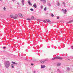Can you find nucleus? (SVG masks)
<instances>
[{"instance_id": "nucleus-1", "label": "nucleus", "mask_w": 73, "mask_h": 73, "mask_svg": "<svg viewBox=\"0 0 73 73\" xmlns=\"http://www.w3.org/2000/svg\"><path fill=\"white\" fill-rule=\"evenodd\" d=\"M4 64L6 68H8L10 66L11 63L9 61H6L5 62Z\"/></svg>"}, {"instance_id": "nucleus-2", "label": "nucleus", "mask_w": 73, "mask_h": 73, "mask_svg": "<svg viewBox=\"0 0 73 73\" xmlns=\"http://www.w3.org/2000/svg\"><path fill=\"white\" fill-rule=\"evenodd\" d=\"M57 58L59 60H62V58H61V57H60V56H56L55 58H52V60H54V59H56Z\"/></svg>"}, {"instance_id": "nucleus-3", "label": "nucleus", "mask_w": 73, "mask_h": 73, "mask_svg": "<svg viewBox=\"0 0 73 73\" xmlns=\"http://www.w3.org/2000/svg\"><path fill=\"white\" fill-rule=\"evenodd\" d=\"M62 11H63V12L64 13V14H66V12H67V11L66 10V9L64 10V9H62Z\"/></svg>"}, {"instance_id": "nucleus-4", "label": "nucleus", "mask_w": 73, "mask_h": 73, "mask_svg": "<svg viewBox=\"0 0 73 73\" xmlns=\"http://www.w3.org/2000/svg\"><path fill=\"white\" fill-rule=\"evenodd\" d=\"M18 15H15L14 16V17L13 18V19H17V17Z\"/></svg>"}, {"instance_id": "nucleus-5", "label": "nucleus", "mask_w": 73, "mask_h": 73, "mask_svg": "<svg viewBox=\"0 0 73 73\" xmlns=\"http://www.w3.org/2000/svg\"><path fill=\"white\" fill-rule=\"evenodd\" d=\"M28 3L29 5H31V6H32V4H31V1L30 0H28Z\"/></svg>"}, {"instance_id": "nucleus-6", "label": "nucleus", "mask_w": 73, "mask_h": 73, "mask_svg": "<svg viewBox=\"0 0 73 73\" xmlns=\"http://www.w3.org/2000/svg\"><path fill=\"white\" fill-rule=\"evenodd\" d=\"M33 7L35 8H37V5H36V3H35L33 5Z\"/></svg>"}, {"instance_id": "nucleus-7", "label": "nucleus", "mask_w": 73, "mask_h": 73, "mask_svg": "<svg viewBox=\"0 0 73 73\" xmlns=\"http://www.w3.org/2000/svg\"><path fill=\"white\" fill-rule=\"evenodd\" d=\"M21 3H22V5H24V0H22L21 1Z\"/></svg>"}, {"instance_id": "nucleus-8", "label": "nucleus", "mask_w": 73, "mask_h": 73, "mask_svg": "<svg viewBox=\"0 0 73 73\" xmlns=\"http://www.w3.org/2000/svg\"><path fill=\"white\" fill-rule=\"evenodd\" d=\"M41 1H42L43 3H46V1L45 0H40Z\"/></svg>"}, {"instance_id": "nucleus-9", "label": "nucleus", "mask_w": 73, "mask_h": 73, "mask_svg": "<svg viewBox=\"0 0 73 73\" xmlns=\"http://www.w3.org/2000/svg\"><path fill=\"white\" fill-rule=\"evenodd\" d=\"M41 68H42L43 69H44V68H45V66L44 65H41Z\"/></svg>"}, {"instance_id": "nucleus-10", "label": "nucleus", "mask_w": 73, "mask_h": 73, "mask_svg": "<svg viewBox=\"0 0 73 73\" xmlns=\"http://www.w3.org/2000/svg\"><path fill=\"white\" fill-rule=\"evenodd\" d=\"M67 70H68V71H70V69L69 67H67L66 68Z\"/></svg>"}, {"instance_id": "nucleus-11", "label": "nucleus", "mask_w": 73, "mask_h": 73, "mask_svg": "<svg viewBox=\"0 0 73 73\" xmlns=\"http://www.w3.org/2000/svg\"><path fill=\"white\" fill-rule=\"evenodd\" d=\"M57 72L58 73H61V72H60L59 69H58L57 70Z\"/></svg>"}, {"instance_id": "nucleus-12", "label": "nucleus", "mask_w": 73, "mask_h": 73, "mask_svg": "<svg viewBox=\"0 0 73 73\" xmlns=\"http://www.w3.org/2000/svg\"><path fill=\"white\" fill-rule=\"evenodd\" d=\"M46 21L47 22H48V23H50L51 22L50 21L49 19H46Z\"/></svg>"}, {"instance_id": "nucleus-13", "label": "nucleus", "mask_w": 73, "mask_h": 73, "mask_svg": "<svg viewBox=\"0 0 73 73\" xmlns=\"http://www.w3.org/2000/svg\"><path fill=\"white\" fill-rule=\"evenodd\" d=\"M11 62L12 64H15V65H17V63H16V62Z\"/></svg>"}, {"instance_id": "nucleus-14", "label": "nucleus", "mask_w": 73, "mask_h": 73, "mask_svg": "<svg viewBox=\"0 0 73 73\" xmlns=\"http://www.w3.org/2000/svg\"><path fill=\"white\" fill-rule=\"evenodd\" d=\"M11 68L13 69V68H14V66H13V64H11Z\"/></svg>"}, {"instance_id": "nucleus-15", "label": "nucleus", "mask_w": 73, "mask_h": 73, "mask_svg": "<svg viewBox=\"0 0 73 73\" xmlns=\"http://www.w3.org/2000/svg\"><path fill=\"white\" fill-rule=\"evenodd\" d=\"M14 16L13 15H11L10 16V17H11V18H12L13 19Z\"/></svg>"}, {"instance_id": "nucleus-16", "label": "nucleus", "mask_w": 73, "mask_h": 73, "mask_svg": "<svg viewBox=\"0 0 73 73\" xmlns=\"http://www.w3.org/2000/svg\"><path fill=\"white\" fill-rule=\"evenodd\" d=\"M45 62L43 60H42L40 61V63H42V64H43V63H44V62Z\"/></svg>"}, {"instance_id": "nucleus-17", "label": "nucleus", "mask_w": 73, "mask_h": 73, "mask_svg": "<svg viewBox=\"0 0 73 73\" xmlns=\"http://www.w3.org/2000/svg\"><path fill=\"white\" fill-rule=\"evenodd\" d=\"M57 66H60L61 65V63H59L58 64H57Z\"/></svg>"}, {"instance_id": "nucleus-18", "label": "nucleus", "mask_w": 73, "mask_h": 73, "mask_svg": "<svg viewBox=\"0 0 73 73\" xmlns=\"http://www.w3.org/2000/svg\"><path fill=\"white\" fill-rule=\"evenodd\" d=\"M19 16L20 17H22V15L21 14L19 13Z\"/></svg>"}, {"instance_id": "nucleus-19", "label": "nucleus", "mask_w": 73, "mask_h": 73, "mask_svg": "<svg viewBox=\"0 0 73 73\" xmlns=\"http://www.w3.org/2000/svg\"><path fill=\"white\" fill-rule=\"evenodd\" d=\"M48 58L46 59H45V61H48Z\"/></svg>"}, {"instance_id": "nucleus-20", "label": "nucleus", "mask_w": 73, "mask_h": 73, "mask_svg": "<svg viewBox=\"0 0 73 73\" xmlns=\"http://www.w3.org/2000/svg\"><path fill=\"white\" fill-rule=\"evenodd\" d=\"M63 4L64 5V7H65V3L64 2H63Z\"/></svg>"}, {"instance_id": "nucleus-21", "label": "nucleus", "mask_w": 73, "mask_h": 73, "mask_svg": "<svg viewBox=\"0 0 73 73\" xmlns=\"http://www.w3.org/2000/svg\"><path fill=\"white\" fill-rule=\"evenodd\" d=\"M40 8H41V9H42V8H43V6L42 5L40 6Z\"/></svg>"}, {"instance_id": "nucleus-22", "label": "nucleus", "mask_w": 73, "mask_h": 73, "mask_svg": "<svg viewBox=\"0 0 73 73\" xmlns=\"http://www.w3.org/2000/svg\"><path fill=\"white\" fill-rule=\"evenodd\" d=\"M43 22H44V23H46V21H43Z\"/></svg>"}, {"instance_id": "nucleus-23", "label": "nucleus", "mask_w": 73, "mask_h": 73, "mask_svg": "<svg viewBox=\"0 0 73 73\" xmlns=\"http://www.w3.org/2000/svg\"><path fill=\"white\" fill-rule=\"evenodd\" d=\"M46 7H45L44 9V11H46Z\"/></svg>"}, {"instance_id": "nucleus-24", "label": "nucleus", "mask_w": 73, "mask_h": 73, "mask_svg": "<svg viewBox=\"0 0 73 73\" xmlns=\"http://www.w3.org/2000/svg\"><path fill=\"white\" fill-rule=\"evenodd\" d=\"M30 11H33V9H30Z\"/></svg>"}, {"instance_id": "nucleus-25", "label": "nucleus", "mask_w": 73, "mask_h": 73, "mask_svg": "<svg viewBox=\"0 0 73 73\" xmlns=\"http://www.w3.org/2000/svg\"><path fill=\"white\" fill-rule=\"evenodd\" d=\"M58 6H59L60 5V3L59 2L58 3V4H57Z\"/></svg>"}, {"instance_id": "nucleus-26", "label": "nucleus", "mask_w": 73, "mask_h": 73, "mask_svg": "<svg viewBox=\"0 0 73 73\" xmlns=\"http://www.w3.org/2000/svg\"><path fill=\"white\" fill-rule=\"evenodd\" d=\"M6 9V8L5 7L3 8V10L4 11H5V10Z\"/></svg>"}, {"instance_id": "nucleus-27", "label": "nucleus", "mask_w": 73, "mask_h": 73, "mask_svg": "<svg viewBox=\"0 0 73 73\" xmlns=\"http://www.w3.org/2000/svg\"><path fill=\"white\" fill-rule=\"evenodd\" d=\"M34 19V17L33 16L31 17V19Z\"/></svg>"}, {"instance_id": "nucleus-28", "label": "nucleus", "mask_w": 73, "mask_h": 73, "mask_svg": "<svg viewBox=\"0 0 73 73\" xmlns=\"http://www.w3.org/2000/svg\"><path fill=\"white\" fill-rule=\"evenodd\" d=\"M72 22H73V20H71V21H70L69 23H72Z\"/></svg>"}, {"instance_id": "nucleus-29", "label": "nucleus", "mask_w": 73, "mask_h": 73, "mask_svg": "<svg viewBox=\"0 0 73 73\" xmlns=\"http://www.w3.org/2000/svg\"><path fill=\"white\" fill-rule=\"evenodd\" d=\"M48 5H49V6H50V3H48Z\"/></svg>"}, {"instance_id": "nucleus-30", "label": "nucleus", "mask_w": 73, "mask_h": 73, "mask_svg": "<svg viewBox=\"0 0 73 73\" xmlns=\"http://www.w3.org/2000/svg\"><path fill=\"white\" fill-rule=\"evenodd\" d=\"M27 20H31V19H27Z\"/></svg>"}, {"instance_id": "nucleus-31", "label": "nucleus", "mask_w": 73, "mask_h": 73, "mask_svg": "<svg viewBox=\"0 0 73 73\" xmlns=\"http://www.w3.org/2000/svg\"><path fill=\"white\" fill-rule=\"evenodd\" d=\"M51 16H52V17H53V16H54V15H53V14H52L51 15Z\"/></svg>"}, {"instance_id": "nucleus-32", "label": "nucleus", "mask_w": 73, "mask_h": 73, "mask_svg": "<svg viewBox=\"0 0 73 73\" xmlns=\"http://www.w3.org/2000/svg\"><path fill=\"white\" fill-rule=\"evenodd\" d=\"M59 18H60V17H57V19H59Z\"/></svg>"}, {"instance_id": "nucleus-33", "label": "nucleus", "mask_w": 73, "mask_h": 73, "mask_svg": "<svg viewBox=\"0 0 73 73\" xmlns=\"http://www.w3.org/2000/svg\"><path fill=\"white\" fill-rule=\"evenodd\" d=\"M71 48H72V49H73V46H71Z\"/></svg>"}, {"instance_id": "nucleus-34", "label": "nucleus", "mask_w": 73, "mask_h": 73, "mask_svg": "<svg viewBox=\"0 0 73 73\" xmlns=\"http://www.w3.org/2000/svg\"><path fill=\"white\" fill-rule=\"evenodd\" d=\"M17 4L18 5H19V3H17Z\"/></svg>"}, {"instance_id": "nucleus-35", "label": "nucleus", "mask_w": 73, "mask_h": 73, "mask_svg": "<svg viewBox=\"0 0 73 73\" xmlns=\"http://www.w3.org/2000/svg\"><path fill=\"white\" fill-rule=\"evenodd\" d=\"M31 65L32 66H33V64H31Z\"/></svg>"}, {"instance_id": "nucleus-36", "label": "nucleus", "mask_w": 73, "mask_h": 73, "mask_svg": "<svg viewBox=\"0 0 73 73\" xmlns=\"http://www.w3.org/2000/svg\"><path fill=\"white\" fill-rule=\"evenodd\" d=\"M6 48V47H3V49H5V48Z\"/></svg>"}, {"instance_id": "nucleus-37", "label": "nucleus", "mask_w": 73, "mask_h": 73, "mask_svg": "<svg viewBox=\"0 0 73 73\" xmlns=\"http://www.w3.org/2000/svg\"><path fill=\"white\" fill-rule=\"evenodd\" d=\"M33 73H36V71H34V72H33Z\"/></svg>"}, {"instance_id": "nucleus-38", "label": "nucleus", "mask_w": 73, "mask_h": 73, "mask_svg": "<svg viewBox=\"0 0 73 73\" xmlns=\"http://www.w3.org/2000/svg\"><path fill=\"white\" fill-rule=\"evenodd\" d=\"M49 70H51V68H50Z\"/></svg>"}, {"instance_id": "nucleus-39", "label": "nucleus", "mask_w": 73, "mask_h": 73, "mask_svg": "<svg viewBox=\"0 0 73 73\" xmlns=\"http://www.w3.org/2000/svg\"><path fill=\"white\" fill-rule=\"evenodd\" d=\"M0 66H1V64L0 63Z\"/></svg>"}, {"instance_id": "nucleus-40", "label": "nucleus", "mask_w": 73, "mask_h": 73, "mask_svg": "<svg viewBox=\"0 0 73 73\" xmlns=\"http://www.w3.org/2000/svg\"><path fill=\"white\" fill-rule=\"evenodd\" d=\"M13 1H15V0H12Z\"/></svg>"}, {"instance_id": "nucleus-41", "label": "nucleus", "mask_w": 73, "mask_h": 73, "mask_svg": "<svg viewBox=\"0 0 73 73\" xmlns=\"http://www.w3.org/2000/svg\"><path fill=\"white\" fill-rule=\"evenodd\" d=\"M37 21H38V20H39L37 19Z\"/></svg>"}, {"instance_id": "nucleus-42", "label": "nucleus", "mask_w": 73, "mask_h": 73, "mask_svg": "<svg viewBox=\"0 0 73 73\" xmlns=\"http://www.w3.org/2000/svg\"><path fill=\"white\" fill-rule=\"evenodd\" d=\"M1 0H0V1H1Z\"/></svg>"}, {"instance_id": "nucleus-43", "label": "nucleus", "mask_w": 73, "mask_h": 73, "mask_svg": "<svg viewBox=\"0 0 73 73\" xmlns=\"http://www.w3.org/2000/svg\"><path fill=\"white\" fill-rule=\"evenodd\" d=\"M68 60H69V59H68Z\"/></svg>"}, {"instance_id": "nucleus-44", "label": "nucleus", "mask_w": 73, "mask_h": 73, "mask_svg": "<svg viewBox=\"0 0 73 73\" xmlns=\"http://www.w3.org/2000/svg\"><path fill=\"white\" fill-rule=\"evenodd\" d=\"M34 60H35V59H34Z\"/></svg>"}, {"instance_id": "nucleus-45", "label": "nucleus", "mask_w": 73, "mask_h": 73, "mask_svg": "<svg viewBox=\"0 0 73 73\" xmlns=\"http://www.w3.org/2000/svg\"><path fill=\"white\" fill-rule=\"evenodd\" d=\"M51 73H53L52 72Z\"/></svg>"}]
</instances>
